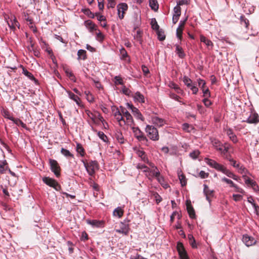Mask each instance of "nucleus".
<instances>
[{"label":"nucleus","mask_w":259,"mask_h":259,"mask_svg":"<svg viewBox=\"0 0 259 259\" xmlns=\"http://www.w3.org/2000/svg\"><path fill=\"white\" fill-rule=\"evenodd\" d=\"M127 106L128 109L132 110V112L136 118L138 119H140L142 121H144V118L138 108L134 107L132 104H130L129 103L127 104Z\"/></svg>","instance_id":"f8f14e48"},{"label":"nucleus","mask_w":259,"mask_h":259,"mask_svg":"<svg viewBox=\"0 0 259 259\" xmlns=\"http://www.w3.org/2000/svg\"><path fill=\"white\" fill-rule=\"evenodd\" d=\"M132 129L133 132L134 133L135 137L139 141H147L148 140L147 138L144 136V134L141 131L138 127H135L134 126H132L131 127Z\"/></svg>","instance_id":"1a4fd4ad"},{"label":"nucleus","mask_w":259,"mask_h":259,"mask_svg":"<svg viewBox=\"0 0 259 259\" xmlns=\"http://www.w3.org/2000/svg\"><path fill=\"white\" fill-rule=\"evenodd\" d=\"M145 131L147 136L153 141H157L159 139L158 130L152 125H147Z\"/></svg>","instance_id":"f257e3e1"},{"label":"nucleus","mask_w":259,"mask_h":259,"mask_svg":"<svg viewBox=\"0 0 259 259\" xmlns=\"http://www.w3.org/2000/svg\"><path fill=\"white\" fill-rule=\"evenodd\" d=\"M134 38L140 43H142V32L140 30L137 31L136 34L134 35Z\"/></svg>","instance_id":"3c124183"},{"label":"nucleus","mask_w":259,"mask_h":259,"mask_svg":"<svg viewBox=\"0 0 259 259\" xmlns=\"http://www.w3.org/2000/svg\"><path fill=\"white\" fill-rule=\"evenodd\" d=\"M204 189L203 192L206 196V198L207 200L210 202V197L213 196V191L209 189V187L206 185L204 184L203 185Z\"/></svg>","instance_id":"412c9836"},{"label":"nucleus","mask_w":259,"mask_h":259,"mask_svg":"<svg viewBox=\"0 0 259 259\" xmlns=\"http://www.w3.org/2000/svg\"><path fill=\"white\" fill-rule=\"evenodd\" d=\"M188 238L189 243H190V245H191V246L193 248H197V245L196 243V241H195V240L192 234H189L188 235Z\"/></svg>","instance_id":"4c0bfd02"},{"label":"nucleus","mask_w":259,"mask_h":259,"mask_svg":"<svg viewBox=\"0 0 259 259\" xmlns=\"http://www.w3.org/2000/svg\"><path fill=\"white\" fill-rule=\"evenodd\" d=\"M42 181L47 185L54 188L57 191H59L61 189V186L58 183L52 178L45 177L42 179Z\"/></svg>","instance_id":"423d86ee"},{"label":"nucleus","mask_w":259,"mask_h":259,"mask_svg":"<svg viewBox=\"0 0 259 259\" xmlns=\"http://www.w3.org/2000/svg\"><path fill=\"white\" fill-rule=\"evenodd\" d=\"M223 174H225L228 177L232 178L233 177H234V174L231 172L230 170L228 169L226 167L224 169V171L223 172Z\"/></svg>","instance_id":"052dcab7"},{"label":"nucleus","mask_w":259,"mask_h":259,"mask_svg":"<svg viewBox=\"0 0 259 259\" xmlns=\"http://www.w3.org/2000/svg\"><path fill=\"white\" fill-rule=\"evenodd\" d=\"M222 181L223 182L226 183L228 184H229L230 185V187H232L233 186H234L235 184L233 183V182L232 180L228 179L225 177L223 178L222 179Z\"/></svg>","instance_id":"e2e57ef3"},{"label":"nucleus","mask_w":259,"mask_h":259,"mask_svg":"<svg viewBox=\"0 0 259 259\" xmlns=\"http://www.w3.org/2000/svg\"><path fill=\"white\" fill-rule=\"evenodd\" d=\"M113 215L120 218L123 214V210L120 207H118L114 209L113 212Z\"/></svg>","instance_id":"2f4dec72"},{"label":"nucleus","mask_w":259,"mask_h":259,"mask_svg":"<svg viewBox=\"0 0 259 259\" xmlns=\"http://www.w3.org/2000/svg\"><path fill=\"white\" fill-rule=\"evenodd\" d=\"M202 101L206 107H209L212 104V102L208 99V98H204Z\"/></svg>","instance_id":"774afa93"},{"label":"nucleus","mask_w":259,"mask_h":259,"mask_svg":"<svg viewBox=\"0 0 259 259\" xmlns=\"http://www.w3.org/2000/svg\"><path fill=\"white\" fill-rule=\"evenodd\" d=\"M66 92L67 93L68 97L70 99L73 100L78 106L80 105V99L77 95H75L70 91L66 90Z\"/></svg>","instance_id":"4be33fe9"},{"label":"nucleus","mask_w":259,"mask_h":259,"mask_svg":"<svg viewBox=\"0 0 259 259\" xmlns=\"http://www.w3.org/2000/svg\"><path fill=\"white\" fill-rule=\"evenodd\" d=\"M85 113L94 122H96V114L93 113L91 111L89 110H85Z\"/></svg>","instance_id":"37998d69"},{"label":"nucleus","mask_w":259,"mask_h":259,"mask_svg":"<svg viewBox=\"0 0 259 259\" xmlns=\"http://www.w3.org/2000/svg\"><path fill=\"white\" fill-rule=\"evenodd\" d=\"M81 12L91 18L93 19L95 17V14L92 13L89 9H82Z\"/></svg>","instance_id":"58836bf2"},{"label":"nucleus","mask_w":259,"mask_h":259,"mask_svg":"<svg viewBox=\"0 0 259 259\" xmlns=\"http://www.w3.org/2000/svg\"><path fill=\"white\" fill-rule=\"evenodd\" d=\"M1 113L2 115L6 118H7L9 120H13L14 117L12 116V114L10 112L8 109H6L4 107L1 108Z\"/></svg>","instance_id":"5701e85b"},{"label":"nucleus","mask_w":259,"mask_h":259,"mask_svg":"<svg viewBox=\"0 0 259 259\" xmlns=\"http://www.w3.org/2000/svg\"><path fill=\"white\" fill-rule=\"evenodd\" d=\"M91 182L90 183V186L92 187L93 189L97 192H99L100 191V187L98 184L95 183L93 181H92L91 179H90Z\"/></svg>","instance_id":"de8ad7c7"},{"label":"nucleus","mask_w":259,"mask_h":259,"mask_svg":"<svg viewBox=\"0 0 259 259\" xmlns=\"http://www.w3.org/2000/svg\"><path fill=\"white\" fill-rule=\"evenodd\" d=\"M117 9L118 17L121 20L124 18L125 12L127 10L128 6L126 3H122L117 6Z\"/></svg>","instance_id":"9d476101"},{"label":"nucleus","mask_w":259,"mask_h":259,"mask_svg":"<svg viewBox=\"0 0 259 259\" xmlns=\"http://www.w3.org/2000/svg\"><path fill=\"white\" fill-rule=\"evenodd\" d=\"M116 138L119 143H124V139L122 134L121 133H118L116 134Z\"/></svg>","instance_id":"09e8293b"},{"label":"nucleus","mask_w":259,"mask_h":259,"mask_svg":"<svg viewBox=\"0 0 259 259\" xmlns=\"http://www.w3.org/2000/svg\"><path fill=\"white\" fill-rule=\"evenodd\" d=\"M258 116L256 113H251L246 121L249 123H256L258 122Z\"/></svg>","instance_id":"393cba45"},{"label":"nucleus","mask_w":259,"mask_h":259,"mask_svg":"<svg viewBox=\"0 0 259 259\" xmlns=\"http://www.w3.org/2000/svg\"><path fill=\"white\" fill-rule=\"evenodd\" d=\"M119 51L120 55V59L121 60H126V59L129 58L127 52L124 48H121V49H120Z\"/></svg>","instance_id":"e433bc0d"},{"label":"nucleus","mask_w":259,"mask_h":259,"mask_svg":"<svg viewBox=\"0 0 259 259\" xmlns=\"http://www.w3.org/2000/svg\"><path fill=\"white\" fill-rule=\"evenodd\" d=\"M23 73L25 76L28 77L30 79H31L32 80H35V78L33 76V74L31 73H30V72H29L28 71H27L26 69L23 68Z\"/></svg>","instance_id":"49530a36"},{"label":"nucleus","mask_w":259,"mask_h":259,"mask_svg":"<svg viewBox=\"0 0 259 259\" xmlns=\"http://www.w3.org/2000/svg\"><path fill=\"white\" fill-rule=\"evenodd\" d=\"M87 223L93 227L101 228L104 227V222L103 221L97 220H87Z\"/></svg>","instance_id":"dca6fc26"},{"label":"nucleus","mask_w":259,"mask_h":259,"mask_svg":"<svg viewBox=\"0 0 259 259\" xmlns=\"http://www.w3.org/2000/svg\"><path fill=\"white\" fill-rule=\"evenodd\" d=\"M77 56H78V60H84L87 58L86 56V51L83 50H79L77 52Z\"/></svg>","instance_id":"72a5a7b5"},{"label":"nucleus","mask_w":259,"mask_h":259,"mask_svg":"<svg viewBox=\"0 0 259 259\" xmlns=\"http://www.w3.org/2000/svg\"><path fill=\"white\" fill-rule=\"evenodd\" d=\"M199 154L200 152L198 150H194L191 152L189 155L192 158L195 159L198 157Z\"/></svg>","instance_id":"5fc2aeb1"},{"label":"nucleus","mask_w":259,"mask_h":259,"mask_svg":"<svg viewBox=\"0 0 259 259\" xmlns=\"http://www.w3.org/2000/svg\"><path fill=\"white\" fill-rule=\"evenodd\" d=\"M200 39L201 42L204 43L208 49H212L213 44L210 39H207L205 36L202 34L200 35Z\"/></svg>","instance_id":"6ab92c4d"},{"label":"nucleus","mask_w":259,"mask_h":259,"mask_svg":"<svg viewBox=\"0 0 259 259\" xmlns=\"http://www.w3.org/2000/svg\"><path fill=\"white\" fill-rule=\"evenodd\" d=\"M177 248L181 259H189L187 252L182 243L178 242Z\"/></svg>","instance_id":"9b49d317"},{"label":"nucleus","mask_w":259,"mask_h":259,"mask_svg":"<svg viewBox=\"0 0 259 259\" xmlns=\"http://www.w3.org/2000/svg\"><path fill=\"white\" fill-rule=\"evenodd\" d=\"M153 196L157 204H158L162 201L161 197L157 193H154Z\"/></svg>","instance_id":"69168bd1"},{"label":"nucleus","mask_w":259,"mask_h":259,"mask_svg":"<svg viewBox=\"0 0 259 259\" xmlns=\"http://www.w3.org/2000/svg\"><path fill=\"white\" fill-rule=\"evenodd\" d=\"M152 121L153 124L158 126H162L165 123L163 119L159 118L158 117L156 116H153L152 118Z\"/></svg>","instance_id":"b1692460"},{"label":"nucleus","mask_w":259,"mask_h":259,"mask_svg":"<svg viewBox=\"0 0 259 259\" xmlns=\"http://www.w3.org/2000/svg\"><path fill=\"white\" fill-rule=\"evenodd\" d=\"M120 228L116 229L115 231L116 232L123 234L125 235H127L129 232L130 227L127 224L121 222L119 225Z\"/></svg>","instance_id":"4468645a"},{"label":"nucleus","mask_w":259,"mask_h":259,"mask_svg":"<svg viewBox=\"0 0 259 259\" xmlns=\"http://www.w3.org/2000/svg\"><path fill=\"white\" fill-rule=\"evenodd\" d=\"M159 175H160V172L157 167H155V168L151 169H149V172L145 174L146 177L150 180H152L154 177L156 178Z\"/></svg>","instance_id":"2eb2a0df"},{"label":"nucleus","mask_w":259,"mask_h":259,"mask_svg":"<svg viewBox=\"0 0 259 259\" xmlns=\"http://www.w3.org/2000/svg\"><path fill=\"white\" fill-rule=\"evenodd\" d=\"M107 2L108 8H114L116 5V0H107Z\"/></svg>","instance_id":"864d4df0"},{"label":"nucleus","mask_w":259,"mask_h":259,"mask_svg":"<svg viewBox=\"0 0 259 259\" xmlns=\"http://www.w3.org/2000/svg\"><path fill=\"white\" fill-rule=\"evenodd\" d=\"M49 163L52 171L57 177H59L60 175L61 168L58 162L56 160L51 159L49 160Z\"/></svg>","instance_id":"0eeeda50"},{"label":"nucleus","mask_w":259,"mask_h":259,"mask_svg":"<svg viewBox=\"0 0 259 259\" xmlns=\"http://www.w3.org/2000/svg\"><path fill=\"white\" fill-rule=\"evenodd\" d=\"M132 97L134 98L135 102L139 103H144V96L139 92H137L135 94L132 95Z\"/></svg>","instance_id":"a211bd4d"},{"label":"nucleus","mask_w":259,"mask_h":259,"mask_svg":"<svg viewBox=\"0 0 259 259\" xmlns=\"http://www.w3.org/2000/svg\"><path fill=\"white\" fill-rule=\"evenodd\" d=\"M169 97L170 98L173 99L176 101H179L181 104H185V103L179 100V99H180V97L177 95H176L174 93H170L169 94Z\"/></svg>","instance_id":"13d9d810"},{"label":"nucleus","mask_w":259,"mask_h":259,"mask_svg":"<svg viewBox=\"0 0 259 259\" xmlns=\"http://www.w3.org/2000/svg\"><path fill=\"white\" fill-rule=\"evenodd\" d=\"M61 153L67 158H74L73 155L70 152V151L67 149L62 148L61 150Z\"/></svg>","instance_id":"ea45409f"},{"label":"nucleus","mask_w":259,"mask_h":259,"mask_svg":"<svg viewBox=\"0 0 259 259\" xmlns=\"http://www.w3.org/2000/svg\"><path fill=\"white\" fill-rule=\"evenodd\" d=\"M229 161L231 163L233 167L237 168L238 172L240 174L243 175L244 174H249L248 170L243 165L239 163H237L236 160L233 159H229Z\"/></svg>","instance_id":"39448f33"},{"label":"nucleus","mask_w":259,"mask_h":259,"mask_svg":"<svg viewBox=\"0 0 259 259\" xmlns=\"http://www.w3.org/2000/svg\"><path fill=\"white\" fill-rule=\"evenodd\" d=\"M84 25L90 32L97 30V26L91 20H88L84 22Z\"/></svg>","instance_id":"f3484780"},{"label":"nucleus","mask_w":259,"mask_h":259,"mask_svg":"<svg viewBox=\"0 0 259 259\" xmlns=\"http://www.w3.org/2000/svg\"><path fill=\"white\" fill-rule=\"evenodd\" d=\"M76 152L80 154V155L82 157L84 156L85 154V151L84 150V148L82 146V145L79 144L77 143L76 145Z\"/></svg>","instance_id":"473e14b6"},{"label":"nucleus","mask_w":259,"mask_h":259,"mask_svg":"<svg viewBox=\"0 0 259 259\" xmlns=\"http://www.w3.org/2000/svg\"><path fill=\"white\" fill-rule=\"evenodd\" d=\"M183 82H184L185 84L189 88L193 85L192 84V81L191 79L186 76L183 78Z\"/></svg>","instance_id":"c03bdc74"},{"label":"nucleus","mask_w":259,"mask_h":259,"mask_svg":"<svg viewBox=\"0 0 259 259\" xmlns=\"http://www.w3.org/2000/svg\"><path fill=\"white\" fill-rule=\"evenodd\" d=\"M114 83L115 84H123V81L121 77L119 76H116L114 77Z\"/></svg>","instance_id":"bf43d9fd"},{"label":"nucleus","mask_w":259,"mask_h":259,"mask_svg":"<svg viewBox=\"0 0 259 259\" xmlns=\"http://www.w3.org/2000/svg\"><path fill=\"white\" fill-rule=\"evenodd\" d=\"M203 93V97L205 98H209L210 97V93L208 88L205 89V87L201 89Z\"/></svg>","instance_id":"4d7b16f0"},{"label":"nucleus","mask_w":259,"mask_h":259,"mask_svg":"<svg viewBox=\"0 0 259 259\" xmlns=\"http://www.w3.org/2000/svg\"><path fill=\"white\" fill-rule=\"evenodd\" d=\"M12 121L18 126H21L24 128H26V125L20 119L14 118Z\"/></svg>","instance_id":"f704fd0d"},{"label":"nucleus","mask_w":259,"mask_h":259,"mask_svg":"<svg viewBox=\"0 0 259 259\" xmlns=\"http://www.w3.org/2000/svg\"><path fill=\"white\" fill-rule=\"evenodd\" d=\"M151 25L153 29L155 30L156 31L159 30V27L155 19L154 21L152 20Z\"/></svg>","instance_id":"338daca9"},{"label":"nucleus","mask_w":259,"mask_h":259,"mask_svg":"<svg viewBox=\"0 0 259 259\" xmlns=\"http://www.w3.org/2000/svg\"><path fill=\"white\" fill-rule=\"evenodd\" d=\"M7 23L11 29L14 31L16 27L18 28L19 27V23L14 17H11L10 20L8 21Z\"/></svg>","instance_id":"aec40b11"},{"label":"nucleus","mask_w":259,"mask_h":259,"mask_svg":"<svg viewBox=\"0 0 259 259\" xmlns=\"http://www.w3.org/2000/svg\"><path fill=\"white\" fill-rule=\"evenodd\" d=\"M168 87L171 89H174L178 94H182L183 93V90H181L177 84L173 82H169L168 84Z\"/></svg>","instance_id":"c756f323"},{"label":"nucleus","mask_w":259,"mask_h":259,"mask_svg":"<svg viewBox=\"0 0 259 259\" xmlns=\"http://www.w3.org/2000/svg\"><path fill=\"white\" fill-rule=\"evenodd\" d=\"M137 167L138 169H141L143 172H145L146 174L147 172H149V168L144 164L139 163L137 165Z\"/></svg>","instance_id":"a18cd8bd"},{"label":"nucleus","mask_w":259,"mask_h":259,"mask_svg":"<svg viewBox=\"0 0 259 259\" xmlns=\"http://www.w3.org/2000/svg\"><path fill=\"white\" fill-rule=\"evenodd\" d=\"M227 135L229 136L230 139L234 143L238 142V139L236 136L234 134L233 131L229 128L227 130Z\"/></svg>","instance_id":"cd10ccee"},{"label":"nucleus","mask_w":259,"mask_h":259,"mask_svg":"<svg viewBox=\"0 0 259 259\" xmlns=\"http://www.w3.org/2000/svg\"><path fill=\"white\" fill-rule=\"evenodd\" d=\"M178 177L182 186H185L187 184V180L185 176L183 174L178 173Z\"/></svg>","instance_id":"79ce46f5"},{"label":"nucleus","mask_w":259,"mask_h":259,"mask_svg":"<svg viewBox=\"0 0 259 259\" xmlns=\"http://www.w3.org/2000/svg\"><path fill=\"white\" fill-rule=\"evenodd\" d=\"M149 6L154 11H157L158 9V4L157 0H149Z\"/></svg>","instance_id":"c9c22d12"},{"label":"nucleus","mask_w":259,"mask_h":259,"mask_svg":"<svg viewBox=\"0 0 259 259\" xmlns=\"http://www.w3.org/2000/svg\"><path fill=\"white\" fill-rule=\"evenodd\" d=\"M205 161L210 167L215 169L218 171H221L222 172L224 171L226 168V167H225L224 165L219 164L215 160L209 158H205Z\"/></svg>","instance_id":"20e7f679"},{"label":"nucleus","mask_w":259,"mask_h":259,"mask_svg":"<svg viewBox=\"0 0 259 259\" xmlns=\"http://www.w3.org/2000/svg\"><path fill=\"white\" fill-rule=\"evenodd\" d=\"M120 108H121V112L123 114V118L125 119V125L126 124L130 127L134 126L135 124L131 114L123 107L120 106Z\"/></svg>","instance_id":"f03ea898"},{"label":"nucleus","mask_w":259,"mask_h":259,"mask_svg":"<svg viewBox=\"0 0 259 259\" xmlns=\"http://www.w3.org/2000/svg\"><path fill=\"white\" fill-rule=\"evenodd\" d=\"M213 146L218 151H222L223 150V145L218 140L213 139L211 141Z\"/></svg>","instance_id":"c85d7f7f"},{"label":"nucleus","mask_w":259,"mask_h":259,"mask_svg":"<svg viewBox=\"0 0 259 259\" xmlns=\"http://www.w3.org/2000/svg\"><path fill=\"white\" fill-rule=\"evenodd\" d=\"M99 137L104 142H106L107 141V137L102 132H99L98 133Z\"/></svg>","instance_id":"6e6d98bb"},{"label":"nucleus","mask_w":259,"mask_h":259,"mask_svg":"<svg viewBox=\"0 0 259 259\" xmlns=\"http://www.w3.org/2000/svg\"><path fill=\"white\" fill-rule=\"evenodd\" d=\"M242 241L248 247L254 245L256 242L253 237L248 235L243 236Z\"/></svg>","instance_id":"ddd939ff"},{"label":"nucleus","mask_w":259,"mask_h":259,"mask_svg":"<svg viewBox=\"0 0 259 259\" xmlns=\"http://www.w3.org/2000/svg\"><path fill=\"white\" fill-rule=\"evenodd\" d=\"M176 47V53L178 55L179 57L183 59L184 58L186 55L183 49V48L179 45L176 44L175 45Z\"/></svg>","instance_id":"bb28decb"},{"label":"nucleus","mask_w":259,"mask_h":259,"mask_svg":"<svg viewBox=\"0 0 259 259\" xmlns=\"http://www.w3.org/2000/svg\"><path fill=\"white\" fill-rule=\"evenodd\" d=\"M8 167V163L6 160H0V174L6 173Z\"/></svg>","instance_id":"a878e982"},{"label":"nucleus","mask_w":259,"mask_h":259,"mask_svg":"<svg viewBox=\"0 0 259 259\" xmlns=\"http://www.w3.org/2000/svg\"><path fill=\"white\" fill-rule=\"evenodd\" d=\"M84 165L89 175L91 176L95 174V169L98 168V163L96 161H92L89 163H84Z\"/></svg>","instance_id":"7ed1b4c3"},{"label":"nucleus","mask_w":259,"mask_h":259,"mask_svg":"<svg viewBox=\"0 0 259 259\" xmlns=\"http://www.w3.org/2000/svg\"><path fill=\"white\" fill-rule=\"evenodd\" d=\"M95 16L97 17V20L98 21H100L101 22H102V21H103V22L106 21V18H105V17L103 15H100L98 13H96L95 14Z\"/></svg>","instance_id":"680f3d73"},{"label":"nucleus","mask_w":259,"mask_h":259,"mask_svg":"<svg viewBox=\"0 0 259 259\" xmlns=\"http://www.w3.org/2000/svg\"><path fill=\"white\" fill-rule=\"evenodd\" d=\"M248 174H244L242 175V177L244 180L245 184L248 185V186H251V185L253 184V183L254 182V181L250 179H249L247 176V175Z\"/></svg>","instance_id":"a19ab883"},{"label":"nucleus","mask_w":259,"mask_h":259,"mask_svg":"<svg viewBox=\"0 0 259 259\" xmlns=\"http://www.w3.org/2000/svg\"><path fill=\"white\" fill-rule=\"evenodd\" d=\"M114 117L118 122L120 126H123L125 125V119L123 118V114L121 112V108L120 110L117 108L113 113Z\"/></svg>","instance_id":"6e6552de"},{"label":"nucleus","mask_w":259,"mask_h":259,"mask_svg":"<svg viewBox=\"0 0 259 259\" xmlns=\"http://www.w3.org/2000/svg\"><path fill=\"white\" fill-rule=\"evenodd\" d=\"M181 9L180 7L177 5V6H176L174 9V15L180 16L181 13Z\"/></svg>","instance_id":"0e129e2a"},{"label":"nucleus","mask_w":259,"mask_h":259,"mask_svg":"<svg viewBox=\"0 0 259 259\" xmlns=\"http://www.w3.org/2000/svg\"><path fill=\"white\" fill-rule=\"evenodd\" d=\"M157 34L159 40L162 41L165 39V36L163 31L159 29L158 30H157Z\"/></svg>","instance_id":"603ef678"},{"label":"nucleus","mask_w":259,"mask_h":259,"mask_svg":"<svg viewBox=\"0 0 259 259\" xmlns=\"http://www.w3.org/2000/svg\"><path fill=\"white\" fill-rule=\"evenodd\" d=\"M122 92L124 94L128 96L132 97V95H133V93H132L131 91L124 85H123L122 87Z\"/></svg>","instance_id":"8fccbe9b"},{"label":"nucleus","mask_w":259,"mask_h":259,"mask_svg":"<svg viewBox=\"0 0 259 259\" xmlns=\"http://www.w3.org/2000/svg\"><path fill=\"white\" fill-rule=\"evenodd\" d=\"M187 209L189 213V217L192 219L194 218L195 217L194 209L192 206V205L190 204H189L188 202L187 203Z\"/></svg>","instance_id":"7c9ffc66"}]
</instances>
